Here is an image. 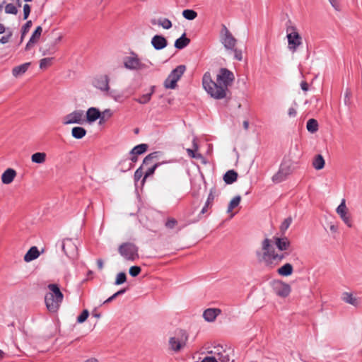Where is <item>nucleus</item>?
Listing matches in <instances>:
<instances>
[{
  "label": "nucleus",
  "instance_id": "obj_50",
  "mask_svg": "<svg viewBox=\"0 0 362 362\" xmlns=\"http://www.w3.org/2000/svg\"><path fill=\"white\" fill-rule=\"evenodd\" d=\"M157 154L158 152H153L146 156L143 160V164H148V163H150V161L152 159L156 158L157 157Z\"/></svg>",
  "mask_w": 362,
  "mask_h": 362
},
{
  "label": "nucleus",
  "instance_id": "obj_61",
  "mask_svg": "<svg viewBox=\"0 0 362 362\" xmlns=\"http://www.w3.org/2000/svg\"><path fill=\"white\" fill-rule=\"evenodd\" d=\"M116 297L115 296V295L113 294L112 296H111L110 298H108L107 300H105L104 302H103V304H105V303H110L111 301H112L114 299H115Z\"/></svg>",
  "mask_w": 362,
  "mask_h": 362
},
{
  "label": "nucleus",
  "instance_id": "obj_10",
  "mask_svg": "<svg viewBox=\"0 0 362 362\" xmlns=\"http://www.w3.org/2000/svg\"><path fill=\"white\" fill-rule=\"evenodd\" d=\"M233 352V350L230 348L226 349L221 345H218L214 346V350L211 351L209 353L216 357L217 362H233V360H231V354Z\"/></svg>",
  "mask_w": 362,
  "mask_h": 362
},
{
  "label": "nucleus",
  "instance_id": "obj_27",
  "mask_svg": "<svg viewBox=\"0 0 362 362\" xmlns=\"http://www.w3.org/2000/svg\"><path fill=\"white\" fill-rule=\"evenodd\" d=\"M293 268L291 264L286 263L277 269L279 275L282 276H288L292 274Z\"/></svg>",
  "mask_w": 362,
  "mask_h": 362
},
{
  "label": "nucleus",
  "instance_id": "obj_33",
  "mask_svg": "<svg viewBox=\"0 0 362 362\" xmlns=\"http://www.w3.org/2000/svg\"><path fill=\"white\" fill-rule=\"evenodd\" d=\"M325 163V162L322 156L318 154L313 159V166L314 167L315 169L319 170L324 168Z\"/></svg>",
  "mask_w": 362,
  "mask_h": 362
},
{
  "label": "nucleus",
  "instance_id": "obj_5",
  "mask_svg": "<svg viewBox=\"0 0 362 362\" xmlns=\"http://www.w3.org/2000/svg\"><path fill=\"white\" fill-rule=\"evenodd\" d=\"M294 170L293 163L291 160H284L279 167L276 173L272 177V181L274 183H280L284 181L288 175Z\"/></svg>",
  "mask_w": 362,
  "mask_h": 362
},
{
  "label": "nucleus",
  "instance_id": "obj_37",
  "mask_svg": "<svg viewBox=\"0 0 362 362\" xmlns=\"http://www.w3.org/2000/svg\"><path fill=\"white\" fill-rule=\"evenodd\" d=\"M241 201V197L240 195L235 196L229 203L227 212L230 213L233 209L237 207Z\"/></svg>",
  "mask_w": 362,
  "mask_h": 362
},
{
  "label": "nucleus",
  "instance_id": "obj_49",
  "mask_svg": "<svg viewBox=\"0 0 362 362\" xmlns=\"http://www.w3.org/2000/svg\"><path fill=\"white\" fill-rule=\"evenodd\" d=\"M177 221L173 218H168L167 220V221L165 222V227L169 228V229H173L175 227V226L177 225Z\"/></svg>",
  "mask_w": 362,
  "mask_h": 362
},
{
  "label": "nucleus",
  "instance_id": "obj_41",
  "mask_svg": "<svg viewBox=\"0 0 362 362\" xmlns=\"http://www.w3.org/2000/svg\"><path fill=\"white\" fill-rule=\"evenodd\" d=\"M32 21H28L25 25L21 28V39L24 37V36L29 32L30 28L32 27Z\"/></svg>",
  "mask_w": 362,
  "mask_h": 362
},
{
  "label": "nucleus",
  "instance_id": "obj_19",
  "mask_svg": "<svg viewBox=\"0 0 362 362\" xmlns=\"http://www.w3.org/2000/svg\"><path fill=\"white\" fill-rule=\"evenodd\" d=\"M274 244L280 251H286L289 249L291 242L286 237H274Z\"/></svg>",
  "mask_w": 362,
  "mask_h": 362
},
{
  "label": "nucleus",
  "instance_id": "obj_40",
  "mask_svg": "<svg viewBox=\"0 0 362 362\" xmlns=\"http://www.w3.org/2000/svg\"><path fill=\"white\" fill-rule=\"evenodd\" d=\"M159 165H160V163H156V164H154L152 167L149 168L146 170V173H145V174H144V178H143V180H142V183H143V184L144 183V182L146 181V179L148 177H149V176L152 175L154 173V172H155L156 169Z\"/></svg>",
  "mask_w": 362,
  "mask_h": 362
},
{
  "label": "nucleus",
  "instance_id": "obj_51",
  "mask_svg": "<svg viewBox=\"0 0 362 362\" xmlns=\"http://www.w3.org/2000/svg\"><path fill=\"white\" fill-rule=\"evenodd\" d=\"M143 175H144V173L142 170V168L140 167L134 173V181L136 182H138L141 178Z\"/></svg>",
  "mask_w": 362,
  "mask_h": 362
},
{
  "label": "nucleus",
  "instance_id": "obj_7",
  "mask_svg": "<svg viewBox=\"0 0 362 362\" xmlns=\"http://www.w3.org/2000/svg\"><path fill=\"white\" fill-rule=\"evenodd\" d=\"M119 253L126 260L134 261L139 258V248L132 243H124L119 245L118 248Z\"/></svg>",
  "mask_w": 362,
  "mask_h": 362
},
{
  "label": "nucleus",
  "instance_id": "obj_55",
  "mask_svg": "<svg viewBox=\"0 0 362 362\" xmlns=\"http://www.w3.org/2000/svg\"><path fill=\"white\" fill-rule=\"evenodd\" d=\"M11 36H12V33L11 32L8 35L2 36L0 39V42L1 44L7 43L9 41Z\"/></svg>",
  "mask_w": 362,
  "mask_h": 362
},
{
  "label": "nucleus",
  "instance_id": "obj_56",
  "mask_svg": "<svg viewBox=\"0 0 362 362\" xmlns=\"http://www.w3.org/2000/svg\"><path fill=\"white\" fill-rule=\"evenodd\" d=\"M202 362H217V358L216 356H206L203 358Z\"/></svg>",
  "mask_w": 362,
  "mask_h": 362
},
{
  "label": "nucleus",
  "instance_id": "obj_25",
  "mask_svg": "<svg viewBox=\"0 0 362 362\" xmlns=\"http://www.w3.org/2000/svg\"><path fill=\"white\" fill-rule=\"evenodd\" d=\"M40 252L37 247L33 246L29 250L26 252L24 256V261L26 262H30L35 259H37L40 256Z\"/></svg>",
  "mask_w": 362,
  "mask_h": 362
},
{
  "label": "nucleus",
  "instance_id": "obj_13",
  "mask_svg": "<svg viewBox=\"0 0 362 362\" xmlns=\"http://www.w3.org/2000/svg\"><path fill=\"white\" fill-rule=\"evenodd\" d=\"M110 78L107 75H100L96 76L93 81V85L102 92H108Z\"/></svg>",
  "mask_w": 362,
  "mask_h": 362
},
{
  "label": "nucleus",
  "instance_id": "obj_57",
  "mask_svg": "<svg viewBox=\"0 0 362 362\" xmlns=\"http://www.w3.org/2000/svg\"><path fill=\"white\" fill-rule=\"evenodd\" d=\"M330 4L337 10H339V4L338 0H329Z\"/></svg>",
  "mask_w": 362,
  "mask_h": 362
},
{
  "label": "nucleus",
  "instance_id": "obj_44",
  "mask_svg": "<svg viewBox=\"0 0 362 362\" xmlns=\"http://www.w3.org/2000/svg\"><path fill=\"white\" fill-rule=\"evenodd\" d=\"M105 95H107V96L111 97L112 98H113L116 101H119V99L122 98V95L119 94L115 90H109L108 92H105Z\"/></svg>",
  "mask_w": 362,
  "mask_h": 362
},
{
  "label": "nucleus",
  "instance_id": "obj_23",
  "mask_svg": "<svg viewBox=\"0 0 362 362\" xmlns=\"http://www.w3.org/2000/svg\"><path fill=\"white\" fill-rule=\"evenodd\" d=\"M100 116V111L96 107H90L86 112V119L89 123L95 122Z\"/></svg>",
  "mask_w": 362,
  "mask_h": 362
},
{
  "label": "nucleus",
  "instance_id": "obj_6",
  "mask_svg": "<svg viewBox=\"0 0 362 362\" xmlns=\"http://www.w3.org/2000/svg\"><path fill=\"white\" fill-rule=\"evenodd\" d=\"M188 340V335L185 331L180 329L177 331L174 336L169 339V346L171 350L177 352L184 346Z\"/></svg>",
  "mask_w": 362,
  "mask_h": 362
},
{
  "label": "nucleus",
  "instance_id": "obj_2",
  "mask_svg": "<svg viewBox=\"0 0 362 362\" xmlns=\"http://www.w3.org/2000/svg\"><path fill=\"white\" fill-rule=\"evenodd\" d=\"M262 252L257 251L256 255L260 262L269 268L273 269L280 264L285 258L284 254H278L275 252L271 245V240L265 238L262 243Z\"/></svg>",
  "mask_w": 362,
  "mask_h": 362
},
{
  "label": "nucleus",
  "instance_id": "obj_21",
  "mask_svg": "<svg viewBox=\"0 0 362 362\" xmlns=\"http://www.w3.org/2000/svg\"><path fill=\"white\" fill-rule=\"evenodd\" d=\"M16 176V171L13 168L6 169L1 175V182L5 185L11 184Z\"/></svg>",
  "mask_w": 362,
  "mask_h": 362
},
{
  "label": "nucleus",
  "instance_id": "obj_48",
  "mask_svg": "<svg viewBox=\"0 0 362 362\" xmlns=\"http://www.w3.org/2000/svg\"><path fill=\"white\" fill-rule=\"evenodd\" d=\"M52 58H43L40 62V69H45L50 65Z\"/></svg>",
  "mask_w": 362,
  "mask_h": 362
},
{
  "label": "nucleus",
  "instance_id": "obj_52",
  "mask_svg": "<svg viewBox=\"0 0 362 362\" xmlns=\"http://www.w3.org/2000/svg\"><path fill=\"white\" fill-rule=\"evenodd\" d=\"M30 11H31V8L28 4H26L23 6V19L24 20H26L28 18Z\"/></svg>",
  "mask_w": 362,
  "mask_h": 362
},
{
  "label": "nucleus",
  "instance_id": "obj_3",
  "mask_svg": "<svg viewBox=\"0 0 362 362\" xmlns=\"http://www.w3.org/2000/svg\"><path fill=\"white\" fill-rule=\"evenodd\" d=\"M49 291L45 296V302L47 310L56 313L64 299V295L57 284H50L47 286Z\"/></svg>",
  "mask_w": 362,
  "mask_h": 362
},
{
  "label": "nucleus",
  "instance_id": "obj_28",
  "mask_svg": "<svg viewBox=\"0 0 362 362\" xmlns=\"http://www.w3.org/2000/svg\"><path fill=\"white\" fill-rule=\"evenodd\" d=\"M190 42V40L186 37L184 33L180 37L177 39L175 42V47L178 49H182L187 47Z\"/></svg>",
  "mask_w": 362,
  "mask_h": 362
},
{
  "label": "nucleus",
  "instance_id": "obj_35",
  "mask_svg": "<svg viewBox=\"0 0 362 362\" xmlns=\"http://www.w3.org/2000/svg\"><path fill=\"white\" fill-rule=\"evenodd\" d=\"M46 160L45 153L37 152L32 155L31 160L35 163H43Z\"/></svg>",
  "mask_w": 362,
  "mask_h": 362
},
{
  "label": "nucleus",
  "instance_id": "obj_53",
  "mask_svg": "<svg viewBox=\"0 0 362 362\" xmlns=\"http://www.w3.org/2000/svg\"><path fill=\"white\" fill-rule=\"evenodd\" d=\"M101 116L105 118L107 120L112 116V112L110 109H106L103 112H100Z\"/></svg>",
  "mask_w": 362,
  "mask_h": 362
},
{
  "label": "nucleus",
  "instance_id": "obj_43",
  "mask_svg": "<svg viewBox=\"0 0 362 362\" xmlns=\"http://www.w3.org/2000/svg\"><path fill=\"white\" fill-rule=\"evenodd\" d=\"M127 280V276L124 272H120L117 275V278L115 282L116 285H120L124 284Z\"/></svg>",
  "mask_w": 362,
  "mask_h": 362
},
{
  "label": "nucleus",
  "instance_id": "obj_46",
  "mask_svg": "<svg viewBox=\"0 0 362 362\" xmlns=\"http://www.w3.org/2000/svg\"><path fill=\"white\" fill-rule=\"evenodd\" d=\"M89 315V312L88 310H83L80 315L77 317V322L78 323L84 322Z\"/></svg>",
  "mask_w": 362,
  "mask_h": 362
},
{
  "label": "nucleus",
  "instance_id": "obj_16",
  "mask_svg": "<svg viewBox=\"0 0 362 362\" xmlns=\"http://www.w3.org/2000/svg\"><path fill=\"white\" fill-rule=\"evenodd\" d=\"M337 213L339 215L340 218L343 220L344 223L349 228L352 227V222L347 212V208L345 203V199H342L341 204L337 208Z\"/></svg>",
  "mask_w": 362,
  "mask_h": 362
},
{
  "label": "nucleus",
  "instance_id": "obj_12",
  "mask_svg": "<svg viewBox=\"0 0 362 362\" xmlns=\"http://www.w3.org/2000/svg\"><path fill=\"white\" fill-rule=\"evenodd\" d=\"M271 286L275 294L280 297H287L291 293V286L289 284L281 280L272 281L271 282Z\"/></svg>",
  "mask_w": 362,
  "mask_h": 362
},
{
  "label": "nucleus",
  "instance_id": "obj_42",
  "mask_svg": "<svg viewBox=\"0 0 362 362\" xmlns=\"http://www.w3.org/2000/svg\"><path fill=\"white\" fill-rule=\"evenodd\" d=\"M5 12L6 13L16 15L18 13V9H17L16 6L15 5H13V4H8L5 6Z\"/></svg>",
  "mask_w": 362,
  "mask_h": 362
},
{
  "label": "nucleus",
  "instance_id": "obj_11",
  "mask_svg": "<svg viewBox=\"0 0 362 362\" xmlns=\"http://www.w3.org/2000/svg\"><path fill=\"white\" fill-rule=\"evenodd\" d=\"M221 42L227 49H233L236 45V39L225 25H222L220 33Z\"/></svg>",
  "mask_w": 362,
  "mask_h": 362
},
{
  "label": "nucleus",
  "instance_id": "obj_39",
  "mask_svg": "<svg viewBox=\"0 0 362 362\" xmlns=\"http://www.w3.org/2000/svg\"><path fill=\"white\" fill-rule=\"evenodd\" d=\"M151 93H146L138 98H135L134 100L139 103V104L144 105L148 103L151 100Z\"/></svg>",
  "mask_w": 362,
  "mask_h": 362
},
{
  "label": "nucleus",
  "instance_id": "obj_62",
  "mask_svg": "<svg viewBox=\"0 0 362 362\" xmlns=\"http://www.w3.org/2000/svg\"><path fill=\"white\" fill-rule=\"evenodd\" d=\"M288 115L290 116H295L296 115V111L294 108H290L288 110Z\"/></svg>",
  "mask_w": 362,
  "mask_h": 362
},
{
  "label": "nucleus",
  "instance_id": "obj_63",
  "mask_svg": "<svg viewBox=\"0 0 362 362\" xmlns=\"http://www.w3.org/2000/svg\"><path fill=\"white\" fill-rule=\"evenodd\" d=\"M243 127L245 130H247L249 128V122L247 120H245L243 123Z\"/></svg>",
  "mask_w": 362,
  "mask_h": 362
},
{
  "label": "nucleus",
  "instance_id": "obj_8",
  "mask_svg": "<svg viewBox=\"0 0 362 362\" xmlns=\"http://www.w3.org/2000/svg\"><path fill=\"white\" fill-rule=\"evenodd\" d=\"M186 70L185 65H179L173 69L164 81V86L166 88L175 89L177 82L180 80Z\"/></svg>",
  "mask_w": 362,
  "mask_h": 362
},
{
  "label": "nucleus",
  "instance_id": "obj_31",
  "mask_svg": "<svg viewBox=\"0 0 362 362\" xmlns=\"http://www.w3.org/2000/svg\"><path fill=\"white\" fill-rule=\"evenodd\" d=\"M342 299L346 303L351 304L354 306H358L359 304V300L358 298L354 297L351 293L345 292L343 294Z\"/></svg>",
  "mask_w": 362,
  "mask_h": 362
},
{
  "label": "nucleus",
  "instance_id": "obj_64",
  "mask_svg": "<svg viewBox=\"0 0 362 362\" xmlns=\"http://www.w3.org/2000/svg\"><path fill=\"white\" fill-rule=\"evenodd\" d=\"M84 362H98V361L96 358H90L89 359H87Z\"/></svg>",
  "mask_w": 362,
  "mask_h": 362
},
{
  "label": "nucleus",
  "instance_id": "obj_36",
  "mask_svg": "<svg viewBox=\"0 0 362 362\" xmlns=\"http://www.w3.org/2000/svg\"><path fill=\"white\" fill-rule=\"evenodd\" d=\"M306 128L310 133H315L318 130V122L315 119H310L307 122Z\"/></svg>",
  "mask_w": 362,
  "mask_h": 362
},
{
  "label": "nucleus",
  "instance_id": "obj_59",
  "mask_svg": "<svg viewBox=\"0 0 362 362\" xmlns=\"http://www.w3.org/2000/svg\"><path fill=\"white\" fill-rule=\"evenodd\" d=\"M97 265L100 270L103 269V261L101 259H98L97 260Z\"/></svg>",
  "mask_w": 362,
  "mask_h": 362
},
{
  "label": "nucleus",
  "instance_id": "obj_15",
  "mask_svg": "<svg viewBox=\"0 0 362 362\" xmlns=\"http://www.w3.org/2000/svg\"><path fill=\"white\" fill-rule=\"evenodd\" d=\"M62 247L66 255L69 257H74L77 254V247L71 239H65Z\"/></svg>",
  "mask_w": 362,
  "mask_h": 362
},
{
  "label": "nucleus",
  "instance_id": "obj_30",
  "mask_svg": "<svg viewBox=\"0 0 362 362\" xmlns=\"http://www.w3.org/2000/svg\"><path fill=\"white\" fill-rule=\"evenodd\" d=\"M151 23L153 25L158 24V25L161 26L164 29H170L172 27V23L171 21L166 18H160L157 21L156 20H153L151 21Z\"/></svg>",
  "mask_w": 362,
  "mask_h": 362
},
{
  "label": "nucleus",
  "instance_id": "obj_4",
  "mask_svg": "<svg viewBox=\"0 0 362 362\" xmlns=\"http://www.w3.org/2000/svg\"><path fill=\"white\" fill-rule=\"evenodd\" d=\"M123 63L127 69L132 71H146L152 66L149 60L141 61L138 54L134 52H131L129 56L124 57Z\"/></svg>",
  "mask_w": 362,
  "mask_h": 362
},
{
  "label": "nucleus",
  "instance_id": "obj_17",
  "mask_svg": "<svg viewBox=\"0 0 362 362\" xmlns=\"http://www.w3.org/2000/svg\"><path fill=\"white\" fill-rule=\"evenodd\" d=\"M148 147V146L146 144H141L134 146L129 152V154L131 155V157L129 158L130 160L132 163L137 162V156L144 153L147 151Z\"/></svg>",
  "mask_w": 362,
  "mask_h": 362
},
{
  "label": "nucleus",
  "instance_id": "obj_26",
  "mask_svg": "<svg viewBox=\"0 0 362 362\" xmlns=\"http://www.w3.org/2000/svg\"><path fill=\"white\" fill-rule=\"evenodd\" d=\"M30 66V63H25L19 66H15L12 69V74L14 77H18L24 74Z\"/></svg>",
  "mask_w": 362,
  "mask_h": 362
},
{
  "label": "nucleus",
  "instance_id": "obj_45",
  "mask_svg": "<svg viewBox=\"0 0 362 362\" xmlns=\"http://www.w3.org/2000/svg\"><path fill=\"white\" fill-rule=\"evenodd\" d=\"M291 222H292V218L291 217L286 218L283 221V223H281V225L280 226L281 231L284 233L288 228Z\"/></svg>",
  "mask_w": 362,
  "mask_h": 362
},
{
  "label": "nucleus",
  "instance_id": "obj_60",
  "mask_svg": "<svg viewBox=\"0 0 362 362\" xmlns=\"http://www.w3.org/2000/svg\"><path fill=\"white\" fill-rule=\"evenodd\" d=\"M126 291H127L126 288H122V289L118 291L117 292H116L115 293H114V295L117 298V296L124 293L126 292Z\"/></svg>",
  "mask_w": 362,
  "mask_h": 362
},
{
  "label": "nucleus",
  "instance_id": "obj_14",
  "mask_svg": "<svg viewBox=\"0 0 362 362\" xmlns=\"http://www.w3.org/2000/svg\"><path fill=\"white\" fill-rule=\"evenodd\" d=\"M83 121V112L82 110H76L64 117L63 124H81Z\"/></svg>",
  "mask_w": 362,
  "mask_h": 362
},
{
  "label": "nucleus",
  "instance_id": "obj_20",
  "mask_svg": "<svg viewBox=\"0 0 362 362\" xmlns=\"http://www.w3.org/2000/svg\"><path fill=\"white\" fill-rule=\"evenodd\" d=\"M221 310L219 308H208L203 313V317L207 322H214L216 317L221 314Z\"/></svg>",
  "mask_w": 362,
  "mask_h": 362
},
{
  "label": "nucleus",
  "instance_id": "obj_54",
  "mask_svg": "<svg viewBox=\"0 0 362 362\" xmlns=\"http://www.w3.org/2000/svg\"><path fill=\"white\" fill-rule=\"evenodd\" d=\"M232 50L234 52V58L238 61H241L243 59L242 51L235 48Z\"/></svg>",
  "mask_w": 362,
  "mask_h": 362
},
{
  "label": "nucleus",
  "instance_id": "obj_38",
  "mask_svg": "<svg viewBox=\"0 0 362 362\" xmlns=\"http://www.w3.org/2000/svg\"><path fill=\"white\" fill-rule=\"evenodd\" d=\"M182 16L185 18L192 21L197 16V13L192 9H185L182 11Z\"/></svg>",
  "mask_w": 362,
  "mask_h": 362
},
{
  "label": "nucleus",
  "instance_id": "obj_1",
  "mask_svg": "<svg viewBox=\"0 0 362 362\" xmlns=\"http://www.w3.org/2000/svg\"><path fill=\"white\" fill-rule=\"evenodd\" d=\"M235 76L232 71L226 68H221L216 75V81L212 80L210 73H205L202 85L212 98L220 100L226 97L228 87L233 84Z\"/></svg>",
  "mask_w": 362,
  "mask_h": 362
},
{
  "label": "nucleus",
  "instance_id": "obj_58",
  "mask_svg": "<svg viewBox=\"0 0 362 362\" xmlns=\"http://www.w3.org/2000/svg\"><path fill=\"white\" fill-rule=\"evenodd\" d=\"M300 88L303 90L307 91L308 90V84L306 81H303L300 83Z\"/></svg>",
  "mask_w": 362,
  "mask_h": 362
},
{
  "label": "nucleus",
  "instance_id": "obj_24",
  "mask_svg": "<svg viewBox=\"0 0 362 362\" xmlns=\"http://www.w3.org/2000/svg\"><path fill=\"white\" fill-rule=\"evenodd\" d=\"M192 147H193V149H191V148L186 149L188 156L192 158H196V159L202 158V154L199 153H197V151L199 149V145L197 142L196 137H194V139L192 140Z\"/></svg>",
  "mask_w": 362,
  "mask_h": 362
},
{
  "label": "nucleus",
  "instance_id": "obj_32",
  "mask_svg": "<svg viewBox=\"0 0 362 362\" xmlns=\"http://www.w3.org/2000/svg\"><path fill=\"white\" fill-rule=\"evenodd\" d=\"M86 134V130L83 127H75L71 130V135L77 139H82Z\"/></svg>",
  "mask_w": 362,
  "mask_h": 362
},
{
  "label": "nucleus",
  "instance_id": "obj_18",
  "mask_svg": "<svg viewBox=\"0 0 362 362\" xmlns=\"http://www.w3.org/2000/svg\"><path fill=\"white\" fill-rule=\"evenodd\" d=\"M151 45L156 50L165 48L168 45V41L163 35H156L151 39Z\"/></svg>",
  "mask_w": 362,
  "mask_h": 362
},
{
  "label": "nucleus",
  "instance_id": "obj_29",
  "mask_svg": "<svg viewBox=\"0 0 362 362\" xmlns=\"http://www.w3.org/2000/svg\"><path fill=\"white\" fill-rule=\"evenodd\" d=\"M237 178L238 173L233 170L227 171L223 176V180L228 185L233 183L237 180Z\"/></svg>",
  "mask_w": 362,
  "mask_h": 362
},
{
  "label": "nucleus",
  "instance_id": "obj_9",
  "mask_svg": "<svg viewBox=\"0 0 362 362\" xmlns=\"http://www.w3.org/2000/svg\"><path fill=\"white\" fill-rule=\"evenodd\" d=\"M286 32V37L288 39V48L292 52H295L298 47L302 44V37L296 30V28L293 26L288 27Z\"/></svg>",
  "mask_w": 362,
  "mask_h": 362
},
{
  "label": "nucleus",
  "instance_id": "obj_47",
  "mask_svg": "<svg viewBox=\"0 0 362 362\" xmlns=\"http://www.w3.org/2000/svg\"><path fill=\"white\" fill-rule=\"evenodd\" d=\"M141 267H139V266H132L129 268V274L133 276V277H135V276H137L140 272H141Z\"/></svg>",
  "mask_w": 362,
  "mask_h": 362
},
{
  "label": "nucleus",
  "instance_id": "obj_34",
  "mask_svg": "<svg viewBox=\"0 0 362 362\" xmlns=\"http://www.w3.org/2000/svg\"><path fill=\"white\" fill-rule=\"evenodd\" d=\"M214 198H215V195L214 194L213 189H211L210 191V193L208 196L207 200L205 203V205L204 206V207L202 208V209L200 212L201 214H204L207 212L208 208L211 206L214 200Z\"/></svg>",
  "mask_w": 362,
  "mask_h": 362
},
{
  "label": "nucleus",
  "instance_id": "obj_22",
  "mask_svg": "<svg viewBox=\"0 0 362 362\" xmlns=\"http://www.w3.org/2000/svg\"><path fill=\"white\" fill-rule=\"evenodd\" d=\"M42 32L41 26H37L30 37L28 42L26 45L25 49L28 50L32 46H33L40 39Z\"/></svg>",
  "mask_w": 362,
  "mask_h": 362
}]
</instances>
